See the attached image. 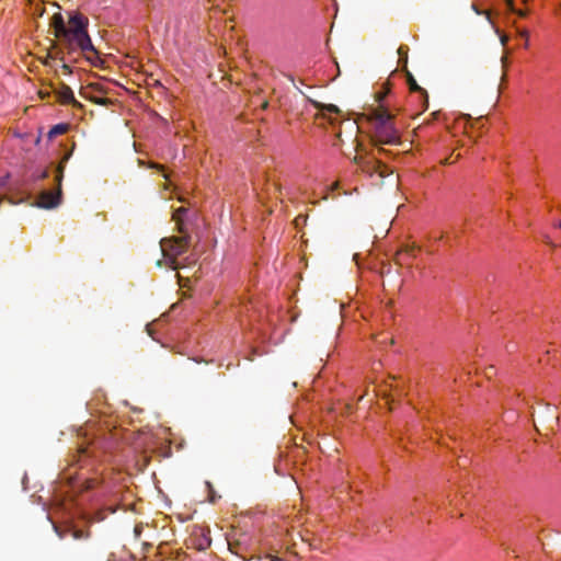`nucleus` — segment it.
I'll return each instance as SVG.
<instances>
[{
  "label": "nucleus",
  "instance_id": "1",
  "mask_svg": "<svg viewBox=\"0 0 561 561\" xmlns=\"http://www.w3.org/2000/svg\"><path fill=\"white\" fill-rule=\"evenodd\" d=\"M50 25L55 41L47 51L46 65H49V60H59L65 73H71L70 65L81 60L94 67L99 66L101 57L88 34L89 20L85 15L71 12L65 22L62 15L57 13L54 14Z\"/></svg>",
  "mask_w": 561,
  "mask_h": 561
},
{
  "label": "nucleus",
  "instance_id": "2",
  "mask_svg": "<svg viewBox=\"0 0 561 561\" xmlns=\"http://www.w3.org/2000/svg\"><path fill=\"white\" fill-rule=\"evenodd\" d=\"M389 98L390 88L385 83L375 93V103L366 106L359 116L360 121L365 119L373 124L375 138L382 144H396L399 140V134L392 123L394 114Z\"/></svg>",
  "mask_w": 561,
  "mask_h": 561
},
{
  "label": "nucleus",
  "instance_id": "3",
  "mask_svg": "<svg viewBox=\"0 0 561 561\" xmlns=\"http://www.w3.org/2000/svg\"><path fill=\"white\" fill-rule=\"evenodd\" d=\"M164 264L176 271L185 266V263L179 259L185 254L190 247V236L182 234L180 237L163 238L160 241Z\"/></svg>",
  "mask_w": 561,
  "mask_h": 561
},
{
  "label": "nucleus",
  "instance_id": "4",
  "mask_svg": "<svg viewBox=\"0 0 561 561\" xmlns=\"http://www.w3.org/2000/svg\"><path fill=\"white\" fill-rule=\"evenodd\" d=\"M68 157L66 156L62 161L57 167L56 181L58 183V187L56 190H47L43 191L37 197V206L42 208H54L58 206L61 202V188L60 183L64 176L65 162Z\"/></svg>",
  "mask_w": 561,
  "mask_h": 561
},
{
  "label": "nucleus",
  "instance_id": "5",
  "mask_svg": "<svg viewBox=\"0 0 561 561\" xmlns=\"http://www.w3.org/2000/svg\"><path fill=\"white\" fill-rule=\"evenodd\" d=\"M359 167L362 171L367 173L369 176L378 175L380 179H383L393 172L392 168L376 157H368L364 159L359 162Z\"/></svg>",
  "mask_w": 561,
  "mask_h": 561
},
{
  "label": "nucleus",
  "instance_id": "6",
  "mask_svg": "<svg viewBox=\"0 0 561 561\" xmlns=\"http://www.w3.org/2000/svg\"><path fill=\"white\" fill-rule=\"evenodd\" d=\"M517 2L526 4L528 0H505L506 7L511 12L516 13L520 18H525L527 10L517 8Z\"/></svg>",
  "mask_w": 561,
  "mask_h": 561
},
{
  "label": "nucleus",
  "instance_id": "7",
  "mask_svg": "<svg viewBox=\"0 0 561 561\" xmlns=\"http://www.w3.org/2000/svg\"><path fill=\"white\" fill-rule=\"evenodd\" d=\"M409 88L412 92H417L420 96L424 100V107H427V93L424 89H422L415 81L412 76H409L408 79Z\"/></svg>",
  "mask_w": 561,
  "mask_h": 561
},
{
  "label": "nucleus",
  "instance_id": "8",
  "mask_svg": "<svg viewBox=\"0 0 561 561\" xmlns=\"http://www.w3.org/2000/svg\"><path fill=\"white\" fill-rule=\"evenodd\" d=\"M186 209L184 207H180L174 210L172 215V219L175 221L179 232H184V222H183V216L185 215Z\"/></svg>",
  "mask_w": 561,
  "mask_h": 561
},
{
  "label": "nucleus",
  "instance_id": "9",
  "mask_svg": "<svg viewBox=\"0 0 561 561\" xmlns=\"http://www.w3.org/2000/svg\"><path fill=\"white\" fill-rule=\"evenodd\" d=\"M557 360H558V358H557V348H554V347H551V348L547 350L545 356L539 358V362L541 364H546V365H550L551 364L552 366L556 365Z\"/></svg>",
  "mask_w": 561,
  "mask_h": 561
},
{
  "label": "nucleus",
  "instance_id": "10",
  "mask_svg": "<svg viewBox=\"0 0 561 561\" xmlns=\"http://www.w3.org/2000/svg\"><path fill=\"white\" fill-rule=\"evenodd\" d=\"M322 114H323L324 117H327L329 119V122L331 124H334L335 121L337 119L340 111H339V108L335 105H327L323 108V113Z\"/></svg>",
  "mask_w": 561,
  "mask_h": 561
},
{
  "label": "nucleus",
  "instance_id": "11",
  "mask_svg": "<svg viewBox=\"0 0 561 561\" xmlns=\"http://www.w3.org/2000/svg\"><path fill=\"white\" fill-rule=\"evenodd\" d=\"M59 96H60L61 102H64V103H75L76 102L72 90L67 85L61 88V90L59 91Z\"/></svg>",
  "mask_w": 561,
  "mask_h": 561
},
{
  "label": "nucleus",
  "instance_id": "12",
  "mask_svg": "<svg viewBox=\"0 0 561 561\" xmlns=\"http://www.w3.org/2000/svg\"><path fill=\"white\" fill-rule=\"evenodd\" d=\"M381 366H382L381 363L374 364L373 369H374V371L377 373V376L375 377V379L371 380V382L375 385L379 383V386H382V385L388 386V383H387L388 381L385 378V375L382 373H379V368H381Z\"/></svg>",
  "mask_w": 561,
  "mask_h": 561
},
{
  "label": "nucleus",
  "instance_id": "13",
  "mask_svg": "<svg viewBox=\"0 0 561 561\" xmlns=\"http://www.w3.org/2000/svg\"><path fill=\"white\" fill-rule=\"evenodd\" d=\"M67 531L70 533L71 536L77 540L87 539L90 536L89 531H84V530L76 529V528H68Z\"/></svg>",
  "mask_w": 561,
  "mask_h": 561
},
{
  "label": "nucleus",
  "instance_id": "14",
  "mask_svg": "<svg viewBox=\"0 0 561 561\" xmlns=\"http://www.w3.org/2000/svg\"><path fill=\"white\" fill-rule=\"evenodd\" d=\"M388 341H389L390 344L393 343L392 337H388V335L381 334V335L376 336V343H378L380 345L386 344Z\"/></svg>",
  "mask_w": 561,
  "mask_h": 561
},
{
  "label": "nucleus",
  "instance_id": "15",
  "mask_svg": "<svg viewBox=\"0 0 561 561\" xmlns=\"http://www.w3.org/2000/svg\"><path fill=\"white\" fill-rule=\"evenodd\" d=\"M77 451H78V456H79L78 462H80L83 457L88 456L89 448L85 446H80V447H78Z\"/></svg>",
  "mask_w": 561,
  "mask_h": 561
},
{
  "label": "nucleus",
  "instance_id": "16",
  "mask_svg": "<svg viewBox=\"0 0 561 561\" xmlns=\"http://www.w3.org/2000/svg\"><path fill=\"white\" fill-rule=\"evenodd\" d=\"M91 101H93L96 104L105 105L107 104L108 100L104 98H94V96H88Z\"/></svg>",
  "mask_w": 561,
  "mask_h": 561
},
{
  "label": "nucleus",
  "instance_id": "17",
  "mask_svg": "<svg viewBox=\"0 0 561 561\" xmlns=\"http://www.w3.org/2000/svg\"><path fill=\"white\" fill-rule=\"evenodd\" d=\"M65 129H66V128H65V126H62V125H57V126H55V127L53 128V133H55V134H61V133H64V131H65Z\"/></svg>",
  "mask_w": 561,
  "mask_h": 561
},
{
  "label": "nucleus",
  "instance_id": "18",
  "mask_svg": "<svg viewBox=\"0 0 561 561\" xmlns=\"http://www.w3.org/2000/svg\"><path fill=\"white\" fill-rule=\"evenodd\" d=\"M204 541H205V543H201V545H199V548H201V549H206L207 547H209V546H210V538L205 537V538H204Z\"/></svg>",
  "mask_w": 561,
  "mask_h": 561
},
{
  "label": "nucleus",
  "instance_id": "19",
  "mask_svg": "<svg viewBox=\"0 0 561 561\" xmlns=\"http://www.w3.org/2000/svg\"><path fill=\"white\" fill-rule=\"evenodd\" d=\"M543 241H545V243H547V244H549V245H556V243L553 242V240H552L548 234H546V236L543 237Z\"/></svg>",
  "mask_w": 561,
  "mask_h": 561
},
{
  "label": "nucleus",
  "instance_id": "20",
  "mask_svg": "<svg viewBox=\"0 0 561 561\" xmlns=\"http://www.w3.org/2000/svg\"><path fill=\"white\" fill-rule=\"evenodd\" d=\"M207 486L210 489V492H213L211 491V484L209 482H207ZM209 501L211 503H215V501H216L215 494L210 493Z\"/></svg>",
  "mask_w": 561,
  "mask_h": 561
},
{
  "label": "nucleus",
  "instance_id": "21",
  "mask_svg": "<svg viewBox=\"0 0 561 561\" xmlns=\"http://www.w3.org/2000/svg\"><path fill=\"white\" fill-rule=\"evenodd\" d=\"M149 167H150V168H156V169H158V170H160V171H163V167H162V165H159V164H156V163H150V164H149Z\"/></svg>",
  "mask_w": 561,
  "mask_h": 561
},
{
  "label": "nucleus",
  "instance_id": "22",
  "mask_svg": "<svg viewBox=\"0 0 561 561\" xmlns=\"http://www.w3.org/2000/svg\"><path fill=\"white\" fill-rule=\"evenodd\" d=\"M553 228H554L556 230L561 231V219H560L558 222H556V224L553 225Z\"/></svg>",
  "mask_w": 561,
  "mask_h": 561
},
{
  "label": "nucleus",
  "instance_id": "23",
  "mask_svg": "<svg viewBox=\"0 0 561 561\" xmlns=\"http://www.w3.org/2000/svg\"><path fill=\"white\" fill-rule=\"evenodd\" d=\"M382 399L385 400V403H386V404H389V403H390V402H389V400H388V394H387V392H386V391H383V393H382Z\"/></svg>",
  "mask_w": 561,
  "mask_h": 561
},
{
  "label": "nucleus",
  "instance_id": "24",
  "mask_svg": "<svg viewBox=\"0 0 561 561\" xmlns=\"http://www.w3.org/2000/svg\"><path fill=\"white\" fill-rule=\"evenodd\" d=\"M54 527H55V530H56V533L58 534V536H59L60 538H64V537H65V535L59 530V528H58L56 525H55Z\"/></svg>",
  "mask_w": 561,
  "mask_h": 561
},
{
  "label": "nucleus",
  "instance_id": "25",
  "mask_svg": "<svg viewBox=\"0 0 561 561\" xmlns=\"http://www.w3.org/2000/svg\"><path fill=\"white\" fill-rule=\"evenodd\" d=\"M405 51V47L400 46L398 49L399 55H402Z\"/></svg>",
  "mask_w": 561,
  "mask_h": 561
},
{
  "label": "nucleus",
  "instance_id": "26",
  "mask_svg": "<svg viewBox=\"0 0 561 561\" xmlns=\"http://www.w3.org/2000/svg\"><path fill=\"white\" fill-rule=\"evenodd\" d=\"M454 162H455V160L450 161L449 158H447V159H445L443 161L444 164H450V163H454Z\"/></svg>",
  "mask_w": 561,
  "mask_h": 561
},
{
  "label": "nucleus",
  "instance_id": "27",
  "mask_svg": "<svg viewBox=\"0 0 561 561\" xmlns=\"http://www.w3.org/2000/svg\"><path fill=\"white\" fill-rule=\"evenodd\" d=\"M268 558L271 559V561H282V559H279L278 557L268 556Z\"/></svg>",
  "mask_w": 561,
  "mask_h": 561
},
{
  "label": "nucleus",
  "instance_id": "28",
  "mask_svg": "<svg viewBox=\"0 0 561 561\" xmlns=\"http://www.w3.org/2000/svg\"><path fill=\"white\" fill-rule=\"evenodd\" d=\"M415 251H416V250H415L414 248H412V249L410 250V253H411V255H412V256H415Z\"/></svg>",
  "mask_w": 561,
  "mask_h": 561
},
{
  "label": "nucleus",
  "instance_id": "29",
  "mask_svg": "<svg viewBox=\"0 0 561 561\" xmlns=\"http://www.w3.org/2000/svg\"><path fill=\"white\" fill-rule=\"evenodd\" d=\"M351 126H352V127H356V128H357V125H356V123H355V122L351 123Z\"/></svg>",
  "mask_w": 561,
  "mask_h": 561
}]
</instances>
